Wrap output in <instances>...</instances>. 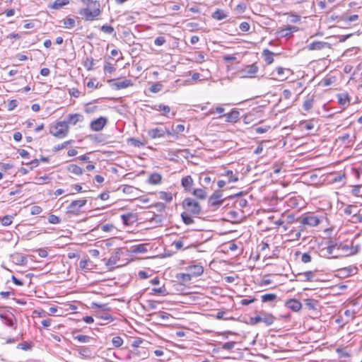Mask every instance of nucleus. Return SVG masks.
<instances>
[{
	"label": "nucleus",
	"mask_w": 362,
	"mask_h": 362,
	"mask_svg": "<svg viewBox=\"0 0 362 362\" xmlns=\"http://www.w3.org/2000/svg\"><path fill=\"white\" fill-rule=\"evenodd\" d=\"M112 345L116 347H120L123 344V339L119 336L114 337L112 339Z\"/></svg>",
	"instance_id": "a18cd8bd"
},
{
	"label": "nucleus",
	"mask_w": 362,
	"mask_h": 362,
	"mask_svg": "<svg viewBox=\"0 0 362 362\" xmlns=\"http://www.w3.org/2000/svg\"><path fill=\"white\" fill-rule=\"evenodd\" d=\"M338 252L336 255H333V258L338 257H348L358 254L361 250V245L355 243L354 240L349 243H337Z\"/></svg>",
	"instance_id": "f257e3e1"
},
{
	"label": "nucleus",
	"mask_w": 362,
	"mask_h": 362,
	"mask_svg": "<svg viewBox=\"0 0 362 362\" xmlns=\"http://www.w3.org/2000/svg\"><path fill=\"white\" fill-rule=\"evenodd\" d=\"M240 30L243 32H247L250 30V24L247 22H242L240 24Z\"/></svg>",
	"instance_id": "e2e57ef3"
},
{
	"label": "nucleus",
	"mask_w": 362,
	"mask_h": 362,
	"mask_svg": "<svg viewBox=\"0 0 362 362\" xmlns=\"http://www.w3.org/2000/svg\"><path fill=\"white\" fill-rule=\"evenodd\" d=\"M313 103H314V99L313 97L307 98L303 103V109L305 111H309L313 107Z\"/></svg>",
	"instance_id": "a19ab883"
},
{
	"label": "nucleus",
	"mask_w": 362,
	"mask_h": 362,
	"mask_svg": "<svg viewBox=\"0 0 362 362\" xmlns=\"http://www.w3.org/2000/svg\"><path fill=\"white\" fill-rule=\"evenodd\" d=\"M182 206L185 212L191 214L193 216H199L202 212L199 202L191 197L185 198L182 202Z\"/></svg>",
	"instance_id": "f03ea898"
},
{
	"label": "nucleus",
	"mask_w": 362,
	"mask_h": 362,
	"mask_svg": "<svg viewBox=\"0 0 362 362\" xmlns=\"http://www.w3.org/2000/svg\"><path fill=\"white\" fill-rule=\"evenodd\" d=\"M121 218L122 220L123 223L126 226L132 225L136 220V216L132 213L122 214L121 216Z\"/></svg>",
	"instance_id": "6ab92c4d"
},
{
	"label": "nucleus",
	"mask_w": 362,
	"mask_h": 362,
	"mask_svg": "<svg viewBox=\"0 0 362 362\" xmlns=\"http://www.w3.org/2000/svg\"><path fill=\"white\" fill-rule=\"evenodd\" d=\"M356 212H357L356 206L349 205L344 209V214L346 215H354Z\"/></svg>",
	"instance_id": "8fccbe9b"
},
{
	"label": "nucleus",
	"mask_w": 362,
	"mask_h": 362,
	"mask_svg": "<svg viewBox=\"0 0 362 362\" xmlns=\"http://www.w3.org/2000/svg\"><path fill=\"white\" fill-rule=\"evenodd\" d=\"M285 306L293 312H298L301 309L302 304L298 300L291 298L286 301Z\"/></svg>",
	"instance_id": "ddd939ff"
},
{
	"label": "nucleus",
	"mask_w": 362,
	"mask_h": 362,
	"mask_svg": "<svg viewBox=\"0 0 362 362\" xmlns=\"http://www.w3.org/2000/svg\"><path fill=\"white\" fill-rule=\"evenodd\" d=\"M80 354L86 357L90 356L91 355L90 350L87 347H82L80 349Z\"/></svg>",
	"instance_id": "0e129e2a"
},
{
	"label": "nucleus",
	"mask_w": 362,
	"mask_h": 362,
	"mask_svg": "<svg viewBox=\"0 0 362 362\" xmlns=\"http://www.w3.org/2000/svg\"><path fill=\"white\" fill-rule=\"evenodd\" d=\"M147 244H139V245H132L130 247L129 251L132 253L139 254V253H144L147 252Z\"/></svg>",
	"instance_id": "412c9836"
},
{
	"label": "nucleus",
	"mask_w": 362,
	"mask_h": 362,
	"mask_svg": "<svg viewBox=\"0 0 362 362\" xmlns=\"http://www.w3.org/2000/svg\"><path fill=\"white\" fill-rule=\"evenodd\" d=\"M88 261L86 259H81L79 262V267L82 269H88Z\"/></svg>",
	"instance_id": "338daca9"
},
{
	"label": "nucleus",
	"mask_w": 362,
	"mask_h": 362,
	"mask_svg": "<svg viewBox=\"0 0 362 362\" xmlns=\"http://www.w3.org/2000/svg\"><path fill=\"white\" fill-rule=\"evenodd\" d=\"M18 105V101L16 100H11L8 102L7 107L8 110H13Z\"/></svg>",
	"instance_id": "69168bd1"
},
{
	"label": "nucleus",
	"mask_w": 362,
	"mask_h": 362,
	"mask_svg": "<svg viewBox=\"0 0 362 362\" xmlns=\"http://www.w3.org/2000/svg\"><path fill=\"white\" fill-rule=\"evenodd\" d=\"M152 108L156 111H162L163 112V115H167L170 112V107L168 105H165L164 104L155 105Z\"/></svg>",
	"instance_id": "2f4dec72"
},
{
	"label": "nucleus",
	"mask_w": 362,
	"mask_h": 362,
	"mask_svg": "<svg viewBox=\"0 0 362 362\" xmlns=\"http://www.w3.org/2000/svg\"><path fill=\"white\" fill-rule=\"evenodd\" d=\"M185 130V127L182 124H177L175 127H173V132L170 136H173L174 139H178V134L182 132Z\"/></svg>",
	"instance_id": "7c9ffc66"
},
{
	"label": "nucleus",
	"mask_w": 362,
	"mask_h": 362,
	"mask_svg": "<svg viewBox=\"0 0 362 362\" xmlns=\"http://www.w3.org/2000/svg\"><path fill=\"white\" fill-rule=\"evenodd\" d=\"M165 134L170 136L172 134V132L163 125L151 129L148 132V135L151 139L163 137Z\"/></svg>",
	"instance_id": "6e6552de"
},
{
	"label": "nucleus",
	"mask_w": 362,
	"mask_h": 362,
	"mask_svg": "<svg viewBox=\"0 0 362 362\" xmlns=\"http://www.w3.org/2000/svg\"><path fill=\"white\" fill-rule=\"evenodd\" d=\"M191 215V214H189L185 211L181 214V218L185 224L191 225L194 223V219L192 218Z\"/></svg>",
	"instance_id": "c85d7f7f"
},
{
	"label": "nucleus",
	"mask_w": 362,
	"mask_h": 362,
	"mask_svg": "<svg viewBox=\"0 0 362 362\" xmlns=\"http://www.w3.org/2000/svg\"><path fill=\"white\" fill-rule=\"evenodd\" d=\"M93 66H94V60L92 58H90V59L87 58L86 60L84 62V66L88 70L93 69Z\"/></svg>",
	"instance_id": "5fc2aeb1"
},
{
	"label": "nucleus",
	"mask_w": 362,
	"mask_h": 362,
	"mask_svg": "<svg viewBox=\"0 0 362 362\" xmlns=\"http://www.w3.org/2000/svg\"><path fill=\"white\" fill-rule=\"evenodd\" d=\"M115 68L110 64V63H106V64L104 66V71L107 73H112L115 71Z\"/></svg>",
	"instance_id": "774afa93"
},
{
	"label": "nucleus",
	"mask_w": 362,
	"mask_h": 362,
	"mask_svg": "<svg viewBox=\"0 0 362 362\" xmlns=\"http://www.w3.org/2000/svg\"><path fill=\"white\" fill-rule=\"evenodd\" d=\"M175 153H175V155H176L177 153H180L185 158H187L189 156H192V154L190 153V151L189 149H187V148H186V149H177V150H176Z\"/></svg>",
	"instance_id": "864d4df0"
},
{
	"label": "nucleus",
	"mask_w": 362,
	"mask_h": 362,
	"mask_svg": "<svg viewBox=\"0 0 362 362\" xmlns=\"http://www.w3.org/2000/svg\"><path fill=\"white\" fill-rule=\"evenodd\" d=\"M159 199L170 203L173 200V194L170 192H160L158 193Z\"/></svg>",
	"instance_id": "473e14b6"
},
{
	"label": "nucleus",
	"mask_w": 362,
	"mask_h": 362,
	"mask_svg": "<svg viewBox=\"0 0 362 362\" xmlns=\"http://www.w3.org/2000/svg\"><path fill=\"white\" fill-rule=\"evenodd\" d=\"M119 249L116 252L115 255H112L107 260L106 265L108 267H112L116 264L117 259H119L118 255L119 254Z\"/></svg>",
	"instance_id": "f704fd0d"
},
{
	"label": "nucleus",
	"mask_w": 362,
	"mask_h": 362,
	"mask_svg": "<svg viewBox=\"0 0 362 362\" xmlns=\"http://www.w3.org/2000/svg\"><path fill=\"white\" fill-rule=\"evenodd\" d=\"M13 261L16 262V264L20 265H23L27 262V259L25 256L16 254L13 256Z\"/></svg>",
	"instance_id": "e433bc0d"
},
{
	"label": "nucleus",
	"mask_w": 362,
	"mask_h": 362,
	"mask_svg": "<svg viewBox=\"0 0 362 362\" xmlns=\"http://www.w3.org/2000/svg\"><path fill=\"white\" fill-rule=\"evenodd\" d=\"M298 276H302L303 281H313L315 277V272L313 271H308L298 274Z\"/></svg>",
	"instance_id": "c756f323"
},
{
	"label": "nucleus",
	"mask_w": 362,
	"mask_h": 362,
	"mask_svg": "<svg viewBox=\"0 0 362 362\" xmlns=\"http://www.w3.org/2000/svg\"><path fill=\"white\" fill-rule=\"evenodd\" d=\"M88 7L83 10V14L86 20L93 21L95 17L100 15V4L93 0H88Z\"/></svg>",
	"instance_id": "7ed1b4c3"
},
{
	"label": "nucleus",
	"mask_w": 362,
	"mask_h": 362,
	"mask_svg": "<svg viewBox=\"0 0 362 362\" xmlns=\"http://www.w3.org/2000/svg\"><path fill=\"white\" fill-rule=\"evenodd\" d=\"M286 14L289 16L290 22L292 23H296L300 21V16L297 15L296 13H288Z\"/></svg>",
	"instance_id": "09e8293b"
},
{
	"label": "nucleus",
	"mask_w": 362,
	"mask_h": 362,
	"mask_svg": "<svg viewBox=\"0 0 362 362\" xmlns=\"http://www.w3.org/2000/svg\"><path fill=\"white\" fill-rule=\"evenodd\" d=\"M1 318L4 325L8 327H11L13 329H16L17 328V320L13 314L10 315H1Z\"/></svg>",
	"instance_id": "9b49d317"
},
{
	"label": "nucleus",
	"mask_w": 362,
	"mask_h": 362,
	"mask_svg": "<svg viewBox=\"0 0 362 362\" xmlns=\"http://www.w3.org/2000/svg\"><path fill=\"white\" fill-rule=\"evenodd\" d=\"M225 198L223 197L221 191H215L209 198V204L214 208L217 209L223 202Z\"/></svg>",
	"instance_id": "1a4fd4ad"
},
{
	"label": "nucleus",
	"mask_w": 362,
	"mask_h": 362,
	"mask_svg": "<svg viewBox=\"0 0 362 362\" xmlns=\"http://www.w3.org/2000/svg\"><path fill=\"white\" fill-rule=\"evenodd\" d=\"M212 17L216 20L221 21L226 18L227 17V15L223 10L217 9L216 11L213 13Z\"/></svg>",
	"instance_id": "72a5a7b5"
},
{
	"label": "nucleus",
	"mask_w": 362,
	"mask_h": 362,
	"mask_svg": "<svg viewBox=\"0 0 362 362\" xmlns=\"http://www.w3.org/2000/svg\"><path fill=\"white\" fill-rule=\"evenodd\" d=\"M326 250H327V252L329 255H336L337 254V252H338L337 243L329 244L327 247Z\"/></svg>",
	"instance_id": "4c0bfd02"
},
{
	"label": "nucleus",
	"mask_w": 362,
	"mask_h": 362,
	"mask_svg": "<svg viewBox=\"0 0 362 362\" xmlns=\"http://www.w3.org/2000/svg\"><path fill=\"white\" fill-rule=\"evenodd\" d=\"M301 127L306 130H311L314 128V124L312 121H309L302 123Z\"/></svg>",
	"instance_id": "bf43d9fd"
},
{
	"label": "nucleus",
	"mask_w": 362,
	"mask_h": 362,
	"mask_svg": "<svg viewBox=\"0 0 362 362\" xmlns=\"http://www.w3.org/2000/svg\"><path fill=\"white\" fill-rule=\"evenodd\" d=\"M13 217L11 216H5L1 219V224L8 226L11 224Z\"/></svg>",
	"instance_id": "3c124183"
},
{
	"label": "nucleus",
	"mask_w": 362,
	"mask_h": 362,
	"mask_svg": "<svg viewBox=\"0 0 362 362\" xmlns=\"http://www.w3.org/2000/svg\"><path fill=\"white\" fill-rule=\"evenodd\" d=\"M337 98L339 104L342 106L348 105L350 103V97L347 93H339Z\"/></svg>",
	"instance_id": "4be33fe9"
},
{
	"label": "nucleus",
	"mask_w": 362,
	"mask_h": 362,
	"mask_svg": "<svg viewBox=\"0 0 362 362\" xmlns=\"http://www.w3.org/2000/svg\"><path fill=\"white\" fill-rule=\"evenodd\" d=\"M194 181L190 175L185 176L181 180V185L187 192H191Z\"/></svg>",
	"instance_id": "dca6fc26"
},
{
	"label": "nucleus",
	"mask_w": 362,
	"mask_h": 362,
	"mask_svg": "<svg viewBox=\"0 0 362 362\" xmlns=\"http://www.w3.org/2000/svg\"><path fill=\"white\" fill-rule=\"evenodd\" d=\"M259 67L255 64L245 65L243 68L238 71V75L240 78H252L257 73Z\"/></svg>",
	"instance_id": "423d86ee"
},
{
	"label": "nucleus",
	"mask_w": 362,
	"mask_h": 362,
	"mask_svg": "<svg viewBox=\"0 0 362 362\" xmlns=\"http://www.w3.org/2000/svg\"><path fill=\"white\" fill-rule=\"evenodd\" d=\"M224 175L227 177V182L228 183L235 182L238 180V176L234 175L232 170H226Z\"/></svg>",
	"instance_id": "c9c22d12"
},
{
	"label": "nucleus",
	"mask_w": 362,
	"mask_h": 362,
	"mask_svg": "<svg viewBox=\"0 0 362 362\" xmlns=\"http://www.w3.org/2000/svg\"><path fill=\"white\" fill-rule=\"evenodd\" d=\"M42 212V208L39 206H33L30 208V214L32 215H38Z\"/></svg>",
	"instance_id": "4d7b16f0"
},
{
	"label": "nucleus",
	"mask_w": 362,
	"mask_h": 362,
	"mask_svg": "<svg viewBox=\"0 0 362 362\" xmlns=\"http://www.w3.org/2000/svg\"><path fill=\"white\" fill-rule=\"evenodd\" d=\"M235 343L234 341H228L222 344V349L225 350H231L234 348Z\"/></svg>",
	"instance_id": "13d9d810"
},
{
	"label": "nucleus",
	"mask_w": 362,
	"mask_h": 362,
	"mask_svg": "<svg viewBox=\"0 0 362 362\" xmlns=\"http://www.w3.org/2000/svg\"><path fill=\"white\" fill-rule=\"evenodd\" d=\"M84 118L81 114L69 115V124L75 125L78 122H82Z\"/></svg>",
	"instance_id": "393cba45"
},
{
	"label": "nucleus",
	"mask_w": 362,
	"mask_h": 362,
	"mask_svg": "<svg viewBox=\"0 0 362 362\" xmlns=\"http://www.w3.org/2000/svg\"><path fill=\"white\" fill-rule=\"evenodd\" d=\"M177 277L180 281H182L184 282L189 281H191V279L192 278V276L190 275V274L189 272L187 274H185V273L178 274Z\"/></svg>",
	"instance_id": "37998d69"
},
{
	"label": "nucleus",
	"mask_w": 362,
	"mask_h": 362,
	"mask_svg": "<svg viewBox=\"0 0 362 362\" xmlns=\"http://www.w3.org/2000/svg\"><path fill=\"white\" fill-rule=\"evenodd\" d=\"M277 299V296L274 293H266L261 296L263 303H272Z\"/></svg>",
	"instance_id": "bb28decb"
},
{
	"label": "nucleus",
	"mask_w": 362,
	"mask_h": 362,
	"mask_svg": "<svg viewBox=\"0 0 362 362\" xmlns=\"http://www.w3.org/2000/svg\"><path fill=\"white\" fill-rule=\"evenodd\" d=\"M107 119L105 117H100L90 122V127L92 130L98 132L103 129L107 124Z\"/></svg>",
	"instance_id": "f8f14e48"
},
{
	"label": "nucleus",
	"mask_w": 362,
	"mask_h": 362,
	"mask_svg": "<svg viewBox=\"0 0 362 362\" xmlns=\"http://www.w3.org/2000/svg\"><path fill=\"white\" fill-rule=\"evenodd\" d=\"M165 39L163 36L157 37L154 40V44L156 46H161L165 42Z\"/></svg>",
	"instance_id": "680f3d73"
},
{
	"label": "nucleus",
	"mask_w": 362,
	"mask_h": 362,
	"mask_svg": "<svg viewBox=\"0 0 362 362\" xmlns=\"http://www.w3.org/2000/svg\"><path fill=\"white\" fill-rule=\"evenodd\" d=\"M361 185H355L351 189L352 195L355 197H362V193L361 192Z\"/></svg>",
	"instance_id": "de8ad7c7"
},
{
	"label": "nucleus",
	"mask_w": 362,
	"mask_h": 362,
	"mask_svg": "<svg viewBox=\"0 0 362 362\" xmlns=\"http://www.w3.org/2000/svg\"><path fill=\"white\" fill-rule=\"evenodd\" d=\"M186 270L189 272L192 277H197L202 275L204 272V268L200 264H193L187 267Z\"/></svg>",
	"instance_id": "4468645a"
},
{
	"label": "nucleus",
	"mask_w": 362,
	"mask_h": 362,
	"mask_svg": "<svg viewBox=\"0 0 362 362\" xmlns=\"http://www.w3.org/2000/svg\"><path fill=\"white\" fill-rule=\"evenodd\" d=\"M297 221L302 225H305L310 227L317 226L320 223V220L318 216L310 213L302 215L298 218Z\"/></svg>",
	"instance_id": "39448f33"
},
{
	"label": "nucleus",
	"mask_w": 362,
	"mask_h": 362,
	"mask_svg": "<svg viewBox=\"0 0 362 362\" xmlns=\"http://www.w3.org/2000/svg\"><path fill=\"white\" fill-rule=\"evenodd\" d=\"M239 115L240 113L238 110H233L226 115V120L229 122H235L239 117Z\"/></svg>",
	"instance_id": "b1692460"
},
{
	"label": "nucleus",
	"mask_w": 362,
	"mask_h": 362,
	"mask_svg": "<svg viewBox=\"0 0 362 362\" xmlns=\"http://www.w3.org/2000/svg\"><path fill=\"white\" fill-rule=\"evenodd\" d=\"M152 294H160L161 296H166L168 294V292L167 291L165 287L164 286L160 287V288H153L151 290Z\"/></svg>",
	"instance_id": "ea45409f"
},
{
	"label": "nucleus",
	"mask_w": 362,
	"mask_h": 362,
	"mask_svg": "<svg viewBox=\"0 0 362 362\" xmlns=\"http://www.w3.org/2000/svg\"><path fill=\"white\" fill-rule=\"evenodd\" d=\"M86 199H81L78 200H73L69 204V214L70 213H76L78 209H80L81 206H84L86 203Z\"/></svg>",
	"instance_id": "2eb2a0df"
},
{
	"label": "nucleus",
	"mask_w": 362,
	"mask_h": 362,
	"mask_svg": "<svg viewBox=\"0 0 362 362\" xmlns=\"http://www.w3.org/2000/svg\"><path fill=\"white\" fill-rule=\"evenodd\" d=\"M353 223H362V210L359 209L352 216Z\"/></svg>",
	"instance_id": "79ce46f5"
},
{
	"label": "nucleus",
	"mask_w": 362,
	"mask_h": 362,
	"mask_svg": "<svg viewBox=\"0 0 362 362\" xmlns=\"http://www.w3.org/2000/svg\"><path fill=\"white\" fill-rule=\"evenodd\" d=\"M192 194L197 199H200V200H204L207 197V194H206V191L201 188L194 189L192 191Z\"/></svg>",
	"instance_id": "5701e85b"
},
{
	"label": "nucleus",
	"mask_w": 362,
	"mask_h": 362,
	"mask_svg": "<svg viewBox=\"0 0 362 362\" xmlns=\"http://www.w3.org/2000/svg\"><path fill=\"white\" fill-rule=\"evenodd\" d=\"M274 53L269 49H264L262 55L264 56V61L267 64H271L274 62Z\"/></svg>",
	"instance_id": "a878e982"
},
{
	"label": "nucleus",
	"mask_w": 362,
	"mask_h": 362,
	"mask_svg": "<svg viewBox=\"0 0 362 362\" xmlns=\"http://www.w3.org/2000/svg\"><path fill=\"white\" fill-rule=\"evenodd\" d=\"M162 177L159 173H153L149 176L148 182L152 185H158L161 182Z\"/></svg>",
	"instance_id": "cd10ccee"
},
{
	"label": "nucleus",
	"mask_w": 362,
	"mask_h": 362,
	"mask_svg": "<svg viewBox=\"0 0 362 362\" xmlns=\"http://www.w3.org/2000/svg\"><path fill=\"white\" fill-rule=\"evenodd\" d=\"M68 4V1L67 0H56L53 4L52 5V8H54V9H59L60 8H62L63 6L66 5Z\"/></svg>",
	"instance_id": "c03bdc74"
},
{
	"label": "nucleus",
	"mask_w": 362,
	"mask_h": 362,
	"mask_svg": "<svg viewBox=\"0 0 362 362\" xmlns=\"http://www.w3.org/2000/svg\"><path fill=\"white\" fill-rule=\"evenodd\" d=\"M100 30H101V31H103V33H107V34H112L115 30L113 27H112L111 25H103L100 28Z\"/></svg>",
	"instance_id": "603ef678"
},
{
	"label": "nucleus",
	"mask_w": 362,
	"mask_h": 362,
	"mask_svg": "<svg viewBox=\"0 0 362 362\" xmlns=\"http://www.w3.org/2000/svg\"><path fill=\"white\" fill-rule=\"evenodd\" d=\"M162 88H163V85L161 83H155L149 88V90L151 93H158L159 91H160Z\"/></svg>",
	"instance_id": "49530a36"
},
{
	"label": "nucleus",
	"mask_w": 362,
	"mask_h": 362,
	"mask_svg": "<svg viewBox=\"0 0 362 362\" xmlns=\"http://www.w3.org/2000/svg\"><path fill=\"white\" fill-rule=\"evenodd\" d=\"M312 260V257L308 252L303 253L301 256V261L303 263L310 262Z\"/></svg>",
	"instance_id": "6e6d98bb"
},
{
	"label": "nucleus",
	"mask_w": 362,
	"mask_h": 362,
	"mask_svg": "<svg viewBox=\"0 0 362 362\" xmlns=\"http://www.w3.org/2000/svg\"><path fill=\"white\" fill-rule=\"evenodd\" d=\"M298 30V28L296 26H288L286 28L281 29L276 32L277 37H290L292 33Z\"/></svg>",
	"instance_id": "9d476101"
},
{
	"label": "nucleus",
	"mask_w": 362,
	"mask_h": 362,
	"mask_svg": "<svg viewBox=\"0 0 362 362\" xmlns=\"http://www.w3.org/2000/svg\"><path fill=\"white\" fill-rule=\"evenodd\" d=\"M262 315V322H264L267 326L272 325L276 317L272 314L268 313H261Z\"/></svg>",
	"instance_id": "aec40b11"
},
{
	"label": "nucleus",
	"mask_w": 362,
	"mask_h": 362,
	"mask_svg": "<svg viewBox=\"0 0 362 362\" xmlns=\"http://www.w3.org/2000/svg\"><path fill=\"white\" fill-rule=\"evenodd\" d=\"M133 83L129 79H125L123 81H118L112 83V86L117 90L124 89L129 86H132Z\"/></svg>",
	"instance_id": "a211bd4d"
},
{
	"label": "nucleus",
	"mask_w": 362,
	"mask_h": 362,
	"mask_svg": "<svg viewBox=\"0 0 362 362\" xmlns=\"http://www.w3.org/2000/svg\"><path fill=\"white\" fill-rule=\"evenodd\" d=\"M68 132V122L63 121L57 122L50 127V133L58 138L64 137Z\"/></svg>",
	"instance_id": "20e7f679"
},
{
	"label": "nucleus",
	"mask_w": 362,
	"mask_h": 362,
	"mask_svg": "<svg viewBox=\"0 0 362 362\" xmlns=\"http://www.w3.org/2000/svg\"><path fill=\"white\" fill-rule=\"evenodd\" d=\"M88 329L86 326H83L82 327H75L72 328L71 335L74 339L77 340L79 343L86 344L89 343L91 337L86 335L78 334L79 332H83V330Z\"/></svg>",
	"instance_id": "0eeeda50"
},
{
	"label": "nucleus",
	"mask_w": 362,
	"mask_h": 362,
	"mask_svg": "<svg viewBox=\"0 0 362 362\" xmlns=\"http://www.w3.org/2000/svg\"><path fill=\"white\" fill-rule=\"evenodd\" d=\"M270 129L269 126L257 127L255 129L257 134H263L267 132Z\"/></svg>",
	"instance_id": "052dcab7"
},
{
	"label": "nucleus",
	"mask_w": 362,
	"mask_h": 362,
	"mask_svg": "<svg viewBox=\"0 0 362 362\" xmlns=\"http://www.w3.org/2000/svg\"><path fill=\"white\" fill-rule=\"evenodd\" d=\"M329 44L322 41H314L308 45L309 50H321L325 47H329Z\"/></svg>",
	"instance_id": "f3484780"
},
{
	"label": "nucleus",
	"mask_w": 362,
	"mask_h": 362,
	"mask_svg": "<svg viewBox=\"0 0 362 362\" xmlns=\"http://www.w3.org/2000/svg\"><path fill=\"white\" fill-rule=\"evenodd\" d=\"M69 171H71L72 173L80 175L83 173V170L82 168L75 165V164H70L69 165Z\"/></svg>",
	"instance_id": "58836bf2"
}]
</instances>
